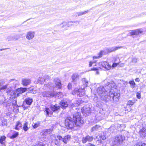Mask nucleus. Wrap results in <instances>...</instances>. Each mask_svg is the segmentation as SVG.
<instances>
[{
    "instance_id": "f257e3e1",
    "label": "nucleus",
    "mask_w": 146,
    "mask_h": 146,
    "mask_svg": "<svg viewBox=\"0 0 146 146\" xmlns=\"http://www.w3.org/2000/svg\"><path fill=\"white\" fill-rule=\"evenodd\" d=\"M82 118L80 117L79 113H75L73 119L70 117H67L65 121V126L68 129H72L74 127L82 126L84 123Z\"/></svg>"
},
{
    "instance_id": "f03ea898",
    "label": "nucleus",
    "mask_w": 146,
    "mask_h": 146,
    "mask_svg": "<svg viewBox=\"0 0 146 146\" xmlns=\"http://www.w3.org/2000/svg\"><path fill=\"white\" fill-rule=\"evenodd\" d=\"M119 94H117L116 93H110L108 95H105L104 97L102 96V100L106 102L110 101L112 102H117L119 100Z\"/></svg>"
},
{
    "instance_id": "7ed1b4c3",
    "label": "nucleus",
    "mask_w": 146,
    "mask_h": 146,
    "mask_svg": "<svg viewBox=\"0 0 146 146\" xmlns=\"http://www.w3.org/2000/svg\"><path fill=\"white\" fill-rule=\"evenodd\" d=\"M125 139V137L124 135H117L113 139V143L115 145H119L122 144Z\"/></svg>"
},
{
    "instance_id": "20e7f679",
    "label": "nucleus",
    "mask_w": 146,
    "mask_h": 146,
    "mask_svg": "<svg viewBox=\"0 0 146 146\" xmlns=\"http://www.w3.org/2000/svg\"><path fill=\"white\" fill-rule=\"evenodd\" d=\"M104 91L105 88H104V87L102 86L99 87L97 89V93L100 96L101 100L102 97V96L104 97L105 95H108V94L106 93V92H105Z\"/></svg>"
},
{
    "instance_id": "39448f33",
    "label": "nucleus",
    "mask_w": 146,
    "mask_h": 146,
    "mask_svg": "<svg viewBox=\"0 0 146 146\" xmlns=\"http://www.w3.org/2000/svg\"><path fill=\"white\" fill-rule=\"evenodd\" d=\"M99 65L100 66L99 68H104L107 70H110L111 68V65L109 64V63L106 61L99 62Z\"/></svg>"
},
{
    "instance_id": "423d86ee",
    "label": "nucleus",
    "mask_w": 146,
    "mask_h": 146,
    "mask_svg": "<svg viewBox=\"0 0 146 146\" xmlns=\"http://www.w3.org/2000/svg\"><path fill=\"white\" fill-rule=\"evenodd\" d=\"M94 139V137L89 135H87L82 138V143L85 144L87 142H90L92 141Z\"/></svg>"
},
{
    "instance_id": "0eeeda50",
    "label": "nucleus",
    "mask_w": 146,
    "mask_h": 146,
    "mask_svg": "<svg viewBox=\"0 0 146 146\" xmlns=\"http://www.w3.org/2000/svg\"><path fill=\"white\" fill-rule=\"evenodd\" d=\"M139 133L140 136L142 138L146 136V126H143L140 128Z\"/></svg>"
},
{
    "instance_id": "6e6552de",
    "label": "nucleus",
    "mask_w": 146,
    "mask_h": 146,
    "mask_svg": "<svg viewBox=\"0 0 146 146\" xmlns=\"http://www.w3.org/2000/svg\"><path fill=\"white\" fill-rule=\"evenodd\" d=\"M82 113L86 115H88L91 112L90 108L88 106H84L82 109Z\"/></svg>"
},
{
    "instance_id": "1a4fd4ad",
    "label": "nucleus",
    "mask_w": 146,
    "mask_h": 146,
    "mask_svg": "<svg viewBox=\"0 0 146 146\" xmlns=\"http://www.w3.org/2000/svg\"><path fill=\"white\" fill-rule=\"evenodd\" d=\"M60 107L62 109H66V108L68 107V104L67 101L65 100H61L60 102Z\"/></svg>"
},
{
    "instance_id": "9d476101",
    "label": "nucleus",
    "mask_w": 146,
    "mask_h": 146,
    "mask_svg": "<svg viewBox=\"0 0 146 146\" xmlns=\"http://www.w3.org/2000/svg\"><path fill=\"white\" fill-rule=\"evenodd\" d=\"M143 31L142 29H139L136 30H132L130 33L131 36L137 35L140 33H142Z\"/></svg>"
},
{
    "instance_id": "9b49d317",
    "label": "nucleus",
    "mask_w": 146,
    "mask_h": 146,
    "mask_svg": "<svg viewBox=\"0 0 146 146\" xmlns=\"http://www.w3.org/2000/svg\"><path fill=\"white\" fill-rule=\"evenodd\" d=\"M50 108L52 111L54 112L58 111L60 109V107L57 104L54 105L52 104L50 106Z\"/></svg>"
},
{
    "instance_id": "f8f14e48",
    "label": "nucleus",
    "mask_w": 146,
    "mask_h": 146,
    "mask_svg": "<svg viewBox=\"0 0 146 146\" xmlns=\"http://www.w3.org/2000/svg\"><path fill=\"white\" fill-rule=\"evenodd\" d=\"M31 80L29 78H24L22 79V82L23 85L25 86H27L31 83Z\"/></svg>"
},
{
    "instance_id": "ddd939ff",
    "label": "nucleus",
    "mask_w": 146,
    "mask_h": 146,
    "mask_svg": "<svg viewBox=\"0 0 146 146\" xmlns=\"http://www.w3.org/2000/svg\"><path fill=\"white\" fill-rule=\"evenodd\" d=\"M27 89L26 88H18L17 90V94L16 95L17 96H19L20 94L25 92L27 91Z\"/></svg>"
},
{
    "instance_id": "4468645a",
    "label": "nucleus",
    "mask_w": 146,
    "mask_h": 146,
    "mask_svg": "<svg viewBox=\"0 0 146 146\" xmlns=\"http://www.w3.org/2000/svg\"><path fill=\"white\" fill-rule=\"evenodd\" d=\"M35 33L33 31H30L27 33L26 38L28 40H31L33 38Z\"/></svg>"
},
{
    "instance_id": "2eb2a0df",
    "label": "nucleus",
    "mask_w": 146,
    "mask_h": 146,
    "mask_svg": "<svg viewBox=\"0 0 146 146\" xmlns=\"http://www.w3.org/2000/svg\"><path fill=\"white\" fill-rule=\"evenodd\" d=\"M84 88L85 87H84L83 88H79L77 90H76L75 91L77 93V95L80 97L84 95L85 94Z\"/></svg>"
},
{
    "instance_id": "dca6fc26",
    "label": "nucleus",
    "mask_w": 146,
    "mask_h": 146,
    "mask_svg": "<svg viewBox=\"0 0 146 146\" xmlns=\"http://www.w3.org/2000/svg\"><path fill=\"white\" fill-rule=\"evenodd\" d=\"M105 91L106 93H108L110 92V93H111V90L112 89L111 88V86L110 85V83L109 82H108L106 84H105Z\"/></svg>"
},
{
    "instance_id": "f3484780",
    "label": "nucleus",
    "mask_w": 146,
    "mask_h": 146,
    "mask_svg": "<svg viewBox=\"0 0 146 146\" xmlns=\"http://www.w3.org/2000/svg\"><path fill=\"white\" fill-rule=\"evenodd\" d=\"M56 86V88L60 89L62 87V85L60 80L58 78H56L54 80Z\"/></svg>"
},
{
    "instance_id": "a211bd4d",
    "label": "nucleus",
    "mask_w": 146,
    "mask_h": 146,
    "mask_svg": "<svg viewBox=\"0 0 146 146\" xmlns=\"http://www.w3.org/2000/svg\"><path fill=\"white\" fill-rule=\"evenodd\" d=\"M79 77V76L78 74L77 73L74 74L72 76L73 82L74 83H75L76 81L78 80Z\"/></svg>"
},
{
    "instance_id": "6ab92c4d",
    "label": "nucleus",
    "mask_w": 146,
    "mask_h": 146,
    "mask_svg": "<svg viewBox=\"0 0 146 146\" xmlns=\"http://www.w3.org/2000/svg\"><path fill=\"white\" fill-rule=\"evenodd\" d=\"M42 95L44 97H50L51 96H53L54 95L50 92L45 91L42 93Z\"/></svg>"
},
{
    "instance_id": "aec40b11",
    "label": "nucleus",
    "mask_w": 146,
    "mask_h": 146,
    "mask_svg": "<svg viewBox=\"0 0 146 146\" xmlns=\"http://www.w3.org/2000/svg\"><path fill=\"white\" fill-rule=\"evenodd\" d=\"M58 140H59V141L63 142V138H62V137L61 136H57L56 138L55 139V144L57 145H59V144L60 143L58 142Z\"/></svg>"
},
{
    "instance_id": "412c9836",
    "label": "nucleus",
    "mask_w": 146,
    "mask_h": 146,
    "mask_svg": "<svg viewBox=\"0 0 146 146\" xmlns=\"http://www.w3.org/2000/svg\"><path fill=\"white\" fill-rule=\"evenodd\" d=\"M6 138L5 136H1L0 138V143L2 146H5V142Z\"/></svg>"
},
{
    "instance_id": "4be33fe9",
    "label": "nucleus",
    "mask_w": 146,
    "mask_h": 146,
    "mask_svg": "<svg viewBox=\"0 0 146 146\" xmlns=\"http://www.w3.org/2000/svg\"><path fill=\"white\" fill-rule=\"evenodd\" d=\"M33 102V99L30 98H26L25 100V103L29 106Z\"/></svg>"
},
{
    "instance_id": "5701e85b",
    "label": "nucleus",
    "mask_w": 146,
    "mask_h": 146,
    "mask_svg": "<svg viewBox=\"0 0 146 146\" xmlns=\"http://www.w3.org/2000/svg\"><path fill=\"white\" fill-rule=\"evenodd\" d=\"M122 47V46H114L111 48L108 49V51L109 52H111L114 51L119 49L120 48Z\"/></svg>"
},
{
    "instance_id": "b1692460",
    "label": "nucleus",
    "mask_w": 146,
    "mask_h": 146,
    "mask_svg": "<svg viewBox=\"0 0 146 146\" xmlns=\"http://www.w3.org/2000/svg\"><path fill=\"white\" fill-rule=\"evenodd\" d=\"M101 128V127L100 126L96 125L95 126L92 127L91 131L92 132L95 131H97L98 130L100 129Z\"/></svg>"
},
{
    "instance_id": "393cba45",
    "label": "nucleus",
    "mask_w": 146,
    "mask_h": 146,
    "mask_svg": "<svg viewBox=\"0 0 146 146\" xmlns=\"http://www.w3.org/2000/svg\"><path fill=\"white\" fill-rule=\"evenodd\" d=\"M70 138L71 136L70 135H67L66 136L63 138V142L65 144L67 143L68 141L70 140Z\"/></svg>"
},
{
    "instance_id": "a878e982",
    "label": "nucleus",
    "mask_w": 146,
    "mask_h": 146,
    "mask_svg": "<svg viewBox=\"0 0 146 146\" xmlns=\"http://www.w3.org/2000/svg\"><path fill=\"white\" fill-rule=\"evenodd\" d=\"M100 138V140H98L97 141V143H98V144H100V143H102V141L101 140V139H102V140H104L106 138V137L105 135H100L99 136Z\"/></svg>"
},
{
    "instance_id": "bb28decb",
    "label": "nucleus",
    "mask_w": 146,
    "mask_h": 146,
    "mask_svg": "<svg viewBox=\"0 0 146 146\" xmlns=\"http://www.w3.org/2000/svg\"><path fill=\"white\" fill-rule=\"evenodd\" d=\"M45 79L42 77H40L37 80L36 83H40L41 84H42L45 81Z\"/></svg>"
},
{
    "instance_id": "cd10ccee",
    "label": "nucleus",
    "mask_w": 146,
    "mask_h": 146,
    "mask_svg": "<svg viewBox=\"0 0 146 146\" xmlns=\"http://www.w3.org/2000/svg\"><path fill=\"white\" fill-rule=\"evenodd\" d=\"M22 124L19 122H17V124L15 127V129L17 130H19L22 127Z\"/></svg>"
},
{
    "instance_id": "c85d7f7f",
    "label": "nucleus",
    "mask_w": 146,
    "mask_h": 146,
    "mask_svg": "<svg viewBox=\"0 0 146 146\" xmlns=\"http://www.w3.org/2000/svg\"><path fill=\"white\" fill-rule=\"evenodd\" d=\"M7 85H5L3 86V83L0 82V91L5 90L7 88Z\"/></svg>"
},
{
    "instance_id": "c756f323",
    "label": "nucleus",
    "mask_w": 146,
    "mask_h": 146,
    "mask_svg": "<svg viewBox=\"0 0 146 146\" xmlns=\"http://www.w3.org/2000/svg\"><path fill=\"white\" fill-rule=\"evenodd\" d=\"M82 81L84 85V87H86L88 86V81L84 78L82 79Z\"/></svg>"
},
{
    "instance_id": "7c9ffc66",
    "label": "nucleus",
    "mask_w": 146,
    "mask_h": 146,
    "mask_svg": "<svg viewBox=\"0 0 146 146\" xmlns=\"http://www.w3.org/2000/svg\"><path fill=\"white\" fill-rule=\"evenodd\" d=\"M46 86L51 90L53 89L54 88V86L51 82H49L48 84H46Z\"/></svg>"
},
{
    "instance_id": "2f4dec72",
    "label": "nucleus",
    "mask_w": 146,
    "mask_h": 146,
    "mask_svg": "<svg viewBox=\"0 0 146 146\" xmlns=\"http://www.w3.org/2000/svg\"><path fill=\"white\" fill-rule=\"evenodd\" d=\"M28 123L27 122H26L24 124L23 126V130L25 131H27L29 129V128L28 127Z\"/></svg>"
},
{
    "instance_id": "473e14b6",
    "label": "nucleus",
    "mask_w": 146,
    "mask_h": 146,
    "mask_svg": "<svg viewBox=\"0 0 146 146\" xmlns=\"http://www.w3.org/2000/svg\"><path fill=\"white\" fill-rule=\"evenodd\" d=\"M40 123L39 121H37L34 124H32V126L33 128L35 129L40 126Z\"/></svg>"
},
{
    "instance_id": "72a5a7b5",
    "label": "nucleus",
    "mask_w": 146,
    "mask_h": 146,
    "mask_svg": "<svg viewBox=\"0 0 146 146\" xmlns=\"http://www.w3.org/2000/svg\"><path fill=\"white\" fill-rule=\"evenodd\" d=\"M89 12L88 10H87L83 12H79L77 13V15L79 16L87 13Z\"/></svg>"
},
{
    "instance_id": "f704fd0d",
    "label": "nucleus",
    "mask_w": 146,
    "mask_h": 146,
    "mask_svg": "<svg viewBox=\"0 0 146 146\" xmlns=\"http://www.w3.org/2000/svg\"><path fill=\"white\" fill-rule=\"evenodd\" d=\"M45 109V111L46 113L47 116L49 115V114H52V113L51 111H50V109L49 108H46Z\"/></svg>"
},
{
    "instance_id": "c9c22d12",
    "label": "nucleus",
    "mask_w": 146,
    "mask_h": 146,
    "mask_svg": "<svg viewBox=\"0 0 146 146\" xmlns=\"http://www.w3.org/2000/svg\"><path fill=\"white\" fill-rule=\"evenodd\" d=\"M134 146H146V144L142 142H138L135 144Z\"/></svg>"
},
{
    "instance_id": "e433bc0d",
    "label": "nucleus",
    "mask_w": 146,
    "mask_h": 146,
    "mask_svg": "<svg viewBox=\"0 0 146 146\" xmlns=\"http://www.w3.org/2000/svg\"><path fill=\"white\" fill-rule=\"evenodd\" d=\"M129 83L131 85L132 88H134L135 87V84L133 80L130 81Z\"/></svg>"
},
{
    "instance_id": "4c0bfd02",
    "label": "nucleus",
    "mask_w": 146,
    "mask_h": 146,
    "mask_svg": "<svg viewBox=\"0 0 146 146\" xmlns=\"http://www.w3.org/2000/svg\"><path fill=\"white\" fill-rule=\"evenodd\" d=\"M19 133L18 132H16L15 133H14L12 136H10L11 139H13L16 138L18 135Z\"/></svg>"
},
{
    "instance_id": "58836bf2",
    "label": "nucleus",
    "mask_w": 146,
    "mask_h": 146,
    "mask_svg": "<svg viewBox=\"0 0 146 146\" xmlns=\"http://www.w3.org/2000/svg\"><path fill=\"white\" fill-rule=\"evenodd\" d=\"M29 92L33 94H35L36 93V91L35 90H33L32 88H29Z\"/></svg>"
},
{
    "instance_id": "ea45409f",
    "label": "nucleus",
    "mask_w": 146,
    "mask_h": 146,
    "mask_svg": "<svg viewBox=\"0 0 146 146\" xmlns=\"http://www.w3.org/2000/svg\"><path fill=\"white\" fill-rule=\"evenodd\" d=\"M110 86L111 89L112 88H116V86L113 82H112L111 83H110Z\"/></svg>"
},
{
    "instance_id": "a19ab883",
    "label": "nucleus",
    "mask_w": 146,
    "mask_h": 146,
    "mask_svg": "<svg viewBox=\"0 0 146 146\" xmlns=\"http://www.w3.org/2000/svg\"><path fill=\"white\" fill-rule=\"evenodd\" d=\"M13 38H14L13 37V36H9L6 38V40H7L8 41L13 40Z\"/></svg>"
},
{
    "instance_id": "79ce46f5",
    "label": "nucleus",
    "mask_w": 146,
    "mask_h": 146,
    "mask_svg": "<svg viewBox=\"0 0 146 146\" xmlns=\"http://www.w3.org/2000/svg\"><path fill=\"white\" fill-rule=\"evenodd\" d=\"M17 101L16 100H14L13 101L12 104L14 108H15V107H18V106L17 104Z\"/></svg>"
},
{
    "instance_id": "37998d69",
    "label": "nucleus",
    "mask_w": 146,
    "mask_h": 146,
    "mask_svg": "<svg viewBox=\"0 0 146 146\" xmlns=\"http://www.w3.org/2000/svg\"><path fill=\"white\" fill-rule=\"evenodd\" d=\"M99 56H94L93 57V59H94L96 58H98L100 57H101L102 55V52H100L99 53Z\"/></svg>"
},
{
    "instance_id": "c03bdc74",
    "label": "nucleus",
    "mask_w": 146,
    "mask_h": 146,
    "mask_svg": "<svg viewBox=\"0 0 146 146\" xmlns=\"http://www.w3.org/2000/svg\"><path fill=\"white\" fill-rule=\"evenodd\" d=\"M120 62H119L117 63H113V64L112 66H111V67L114 68L116 67L117 66V65L119 64Z\"/></svg>"
},
{
    "instance_id": "a18cd8bd",
    "label": "nucleus",
    "mask_w": 146,
    "mask_h": 146,
    "mask_svg": "<svg viewBox=\"0 0 146 146\" xmlns=\"http://www.w3.org/2000/svg\"><path fill=\"white\" fill-rule=\"evenodd\" d=\"M133 104V102L132 101L129 100L128 101L127 105H131V106Z\"/></svg>"
},
{
    "instance_id": "49530a36",
    "label": "nucleus",
    "mask_w": 146,
    "mask_h": 146,
    "mask_svg": "<svg viewBox=\"0 0 146 146\" xmlns=\"http://www.w3.org/2000/svg\"><path fill=\"white\" fill-rule=\"evenodd\" d=\"M136 97L138 99H140L141 98L140 93L139 92H137L136 93Z\"/></svg>"
},
{
    "instance_id": "de8ad7c7",
    "label": "nucleus",
    "mask_w": 146,
    "mask_h": 146,
    "mask_svg": "<svg viewBox=\"0 0 146 146\" xmlns=\"http://www.w3.org/2000/svg\"><path fill=\"white\" fill-rule=\"evenodd\" d=\"M13 37L14 38V40H17L20 38V37L17 35L13 36Z\"/></svg>"
},
{
    "instance_id": "09e8293b",
    "label": "nucleus",
    "mask_w": 146,
    "mask_h": 146,
    "mask_svg": "<svg viewBox=\"0 0 146 146\" xmlns=\"http://www.w3.org/2000/svg\"><path fill=\"white\" fill-rule=\"evenodd\" d=\"M137 59L136 58H133L132 59V62L133 63H135L137 62Z\"/></svg>"
},
{
    "instance_id": "8fccbe9b",
    "label": "nucleus",
    "mask_w": 146,
    "mask_h": 146,
    "mask_svg": "<svg viewBox=\"0 0 146 146\" xmlns=\"http://www.w3.org/2000/svg\"><path fill=\"white\" fill-rule=\"evenodd\" d=\"M11 103H4V105L6 106L7 107H9L11 105Z\"/></svg>"
},
{
    "instance_id": "3c124183",
    "label": "nucleus",
    "mask_w": 146,
    "mask_h": 146,
    "mask_svg": "<svg viewBox=\"0 0 146 146\" xmlns=\"http://www.w3.org/2000/svg\"><path fill=\"white\" fill-rule=\"evenodd\" d=\"M35 146H46L45 145L42 143H38V144L36 145Z\"/></svg>"
},
{
    "instance_id": "603ef678",
    "label": "nucleus",
    "mask_w": 146,
    "mask_h": 146,
    "mask_svg": "<svg viewBox=\"0 0 146 146\" xmlns=\"http://www.w3.org/2000/svg\"><path fill=\"white\" fill-rule=\"evenodd\" d=\"M2 125L3 126H4L7 123L5 120H3L2 121Z\"/></svg>"
},
{
    "instance_id": "864d4df0",
    "label": "nucleus",
    "mask_w": 146,
    "mask_h": 146,
    "mask_svg": "<svg viewBox=\"0 0 146 146\" xmlns=\"http://www.w3.org/2000/svg\"><path fill=\"white\" fill-rule=\"evenodd\" d=\"M95 62H92L91 61H90L89 62V67H90L92 66L93 64Z\"/></svg>"
},
{
    "instance_id": "5fc2aeb1",
    "label": "nucleus",
    "mask_w": 146,
    "mask_h": 146,
    "mask_svg": "<svg viewBox=\"0 0 146 146\" xmlns=\"http://www.w3.org/2000/svg\"><path fill=\"white\" fill-rule=\"evenodd\" d=\"M68 87L69 89H70L71 87V84L69 83L68 86Z\"/></svg>"
},
{
    "instance_id": "6e6d98bb",
    "label": "nucleus",
    "mask_w": 146,
    "mask_h": 146,
    "mask_svg": "<svg viewBox=\"0 0 146 146\" xmlns=\"http://www.w3.org/2000/svg\"><path fill=\"white\" fill-rule=\"evenodd\" d=\"M98 68H92L91 70L94 71H96L98 70Z\"/></svg>"
},
{
    "instance_id": "4d7b16f0",
    "label": "nucleus",
    "mask_w": 146,
    "mask_h": 146,
    "mask_svg": "<svg viewBox=\"0 0 146 146\" xmlns=\"http://www.w3.org/2000/svg\"><path fill=\"white\" fill-rule=\"evenodd\" d=\"M59 93H57V94H58V95H59L60 94V97L61 98V97H62L63 96V94H62V93H60V92L59 93V94H58Z\"/></svg>"
},
{
    "instance_id": "13d9d810",
    "label": "nucleus",
    "mask_w": 146,
    "mask_h": 146,
    "mask_svg": "<svg viewBox=\"0 0 146 146\" xmlns=\"http://www.w3.org/2000/svg\"><path fill=\"white\" fill-rule=\"evenodd\" d=\"M78 23V24H79V22L78 21H74V22H72V21H70V22H68V23Z\"/></svg>"
},
{
    "instance_id": "bf43d9fd",
    "label": "nucleus",
    "mask_w": 146,
    "mask_h": 146,
    "mask_svg": "<svg viewBox=\"0 0 146 146\" xmlns=\"http://www.w3.org/2000/svg\"><path fill=\"white\" fill-rule=\"evenodd\" d=\"M135 80L136 82H139L140 81L139 79V78H137L135 79Z\"/></svg>"
},
{
    "instance_id": "052dcab7",
    "label": "nucleus",
    "mask_w": 146,
    "mask_h": 146,
    "mask_svg": "<svg viewBox=\"0 0 146 146\" xmlns=\"http://www.w3.org/2000/svg\"><path fill=\"white\" fill-rule=\"evenodd\" d=\"M62 24H64V25H67V23H66L64 22H62V23L61 24V25H62Z\"/></svg>"
},
{
    "instance_id": "680f3d73",
    "label": "nucleus",
    "mask_w": 146,
    "mask_h": 146,
    "mask_svg": "<svg viewBox=\"0 0 146 146\" xmlns=\"http://www.w3.org/2000/svg\"><path fill=\"white\" fill-rule=\"evenodd\" d=\"M8 48H2V49H0V51H2L3 50H6Z\"/></svg>"
},
{
    "instance_id": "e2e57ef3",
    "label": "nucleus",
    "mask_w": 146,
    "mask_h": 146,
    "mask_svg": "<svg viewBox=\"0 0 146 146\" xmlns=\"http://www.w3.org/2000/svg\"><path fill=\"white\" fill-rule=\"evenodd\" d=\"M118 60H119V62H120V61H119L120 60H119V59L118 58H117L114 61H115V62H116V61H117V60H118Z\"/></svg>"
},
{
    "instance_id": "0e129e2a",
    "label": "nucleus",
    "mask_w": 146,
    "mask_h": 146,
    "mask_svg": "<svg viewBox=\"0 0 146 146\" xmlns=\"http://www.w3.org/2000/svg\"><path fill=\"white\" fill-rule=\"evenodd\" d=\"M22 106H23V108H25V106L24 105V104H23V105Z\"/></svg>"
},
{
    "instance_id": "69168bd1",
    "label": "nucleus",
    "mask_w": 146,
    "mask_h": 146,
    "mask_svg": "<svg viewBox=\"0 0 146 146\" xmlns=\"http://www.w3.org/2000/svg\"><path fill=\"white\" fill-rule=\"evenodd\" d=\"M96 73L97 74H98L99 73V72L98 71H97Z\"/></svg>"
},
{
    "instance_id": "338daca9",
    "label": "nucleus",
    "mask_w": 146,
    "mask_h": 146,
    "mask_svg": "<svg viewBox=\"0 0 146 146\" xmlns=\"http://www.w3.org/2000/svg\"><path fill=\"white\" fill-rule=\"evenodd\" d=\"M29 20V19H27V20H26V21H25V22H26V21H28V20Z\"/></svg>"
},
{
    "instance_id": "774afa93",
    "label": "nucleus",
    "mask_w": 146,
    "mask_h": 146,
    "mask_svg": "<svg viewBox=\"0 0 146 146\" xmlns=\"http://www.w3.org/2000/svg\"><path fill=\"white\" fill-rule=\"evenodd\" d=\"M13 80V79H11V80H10L11 81V80Z\"/></svg>"
}]
</instances>
